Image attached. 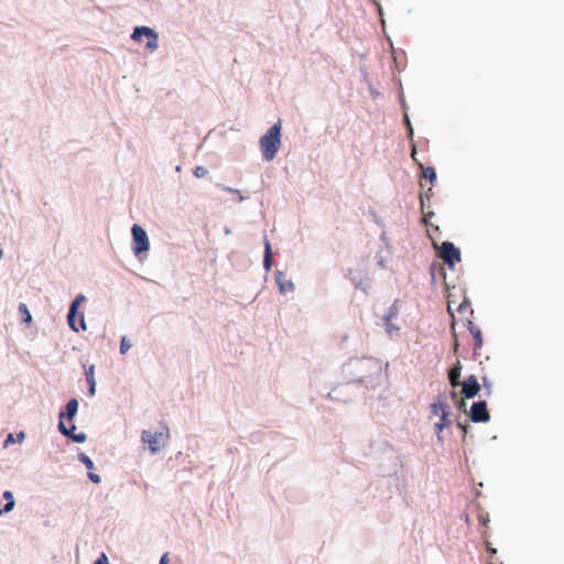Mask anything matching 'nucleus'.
I'll list each match as a JSON object with an SVG mask.
<instances>
[{
	"mask_svg": "<svg viewBox=\"0 0 564 564\" xmlns=\"http://www.w3.org/2000/svg\"><path fill=\"white\" fill-rule=\"evenodd\" d=\"M130 37L135 43H141L143 39H145L147 43L144 47L151 53L156 51L159 47V33L151 26H134Z\"/></svg>",
	"mask_w": 564,
	"mask_h": 564,
	"instance_id": "obj_4",
	"label": "nucleus"
},
{
	"mask_svg": "<svg viewBox=\"0 0 564 564\" xmlns=\"http://www.w3.org/2000/svg\"><path fill=\"white\" fill-rule=\"evenodd\" d=\"M487 550H488V552H490L491 554H495V553H496V550H495V549H492V547H490V546H488V547H487Z\"/></svg>",
	"mask_w": 564,
	"mask_h": 564,
	"instance_id": "obj_35",
	"label": "nucleus"
},
{
	"mask_svg": "<svg viewBox=\"0 0 564 564\" xmlns=\"http://www.w3.org/2000/svg\"><path fill=\"white\" fill-rule=\"evenodd\" d=\"M25 438V433L24 432H19L17 434V437H14V435L12 433H9L3 442V447L7 448L9 447L11 444H14V443H21L23 442V440Z\"/></svg>",
	"mask_w": 564,
	"mask_h": 564,
	"instance_id": "obj_18",
	"label": "nucleus"
},
{
	"mask_svg": "<svg viewBox=\"0 0 564 564\" xmlns=\"http://www.w3.org/2000/svg\"><path fill=\"white\" fill-rule=\"evenodd\" d=\"M87 476L89 480L93 481L94 484H100L101 481V477L98 474L93 473L91 470L88 471Z\"/></svg>",
	"mask_w": 564,
	"mask_h": 564,
	"instance_id": "obj_25",
	"label": "nucleus"
},
{
	"mask_svg": "<svg viewBox=\"0 0 564 564\" xmlns=\"http://www.w3.org/2000/svg\"><path fill=\"white\" fill-rule=\"evenodd\" d=\"M80 329H86V322L84 315H80V322H79Z\"/></svg>",
	"mask_w": 564,
	"mask_h": 564,
	"instance_id": "obj_30",
	"label": "nucleus"
},
{
	"mask_svg": "<svg viewBox=\"0 0 564 564\" xmlns=\"http://www.w3.org/2000/svg\"><path fill=\"white\" fill-rule=\"evenodd\" d=\"M348 373L360 383L372 382L382 373V364L373 357L351 359L348 364Z\"/></svg>",
	"mask_w": 564,
	"mask_h": 564,
	"instance_id": "obj_1",
	"label": "nucleus"
},
{
	"mask_svg": "<svg viewBox=\"0 0 564 564\" xmlns=\"http://www.w3.org/2000/svg\"><path fill=\"white\" fill-rule=\"evenodd\" d=\"M149 249H131V253L129 257H124L127 259V268L133 270L142 264L148 259Z\"/></svg>",
	"mask_w": 564,
	"mask_h": 564,
	"instance_id": "obj_9",
	"label": "nucleus"
},
{
	"mask_svg": "<svg viewBox=\"0 0 564 564\" xmlns=\"http://www.w3.org/2000/svg\"><path fill=\"white\" fill-rule=\"evenodd\" d=\"M78 460L86 466L87 469L93 470L95 465L93 459L85 453L78 454Z\"/></svg>",
	"mask_w": 564,
	"mask_h": 564,
	"instance_id": "obj_22",
	"label": "nucleus"
},
{
	"mask_svg": "<svg viewBox=\"0 0 564 564\" xmlns=\"http://www.w3.org/2000/svg\"><path fill=\"white\" fill-rule=\"evenodd\" d=\"M460 370H462V367L459 364H457L455 367H453L449 370L448 379L453 387H457L460 384V382H459Z\"/></svg>",
	"mask_w": 564,
	"mask_h": 564,
	"instance_id": "obj_17",
	"label": "nucleus"
},
{
	"mask_svg": "<svg viewBox=\"0 0 564 564\" xmlns=\"http://www.w3.org/2000/svg\"><path fill=\"white\" fill-rule=\"evenodd\" d=\"M458 426L462 427L464 430V432L466 433L467 432V429L466 426L462 425V423H458Z\"/></svg>",
	"mask_w": 564,
	"mask_h": 564,
	"instance_id": "obj_36",
	"label": "nucleus"
},
{
	"mask_svg": "<svg viewBox=\"0 0 564 564\" xmlns=\"http://www.w3.org/2000/svg\"><path fill=\"white\" fill-rule=\"evenodd\" d=\"M384 328L390 338H395L400 334V326L393 323V315L389 314L384 318Z\"/></svg>",
	"mask_w": 564,
	"mask_h": 564,
	"instance_id": "obj_13",
	"label": "nucleus"
},
{
	"mask_svg": "<svg viewBox=\"0 0 564 564\" xmlns=\"http://www.w3.org/2000/svg\"><path fill=\"white\" fill-rule=\"evenodd\" d=\"M470 419L474 422L486 423L490 419L486 401L474 402L470 409Z\"/></svg>",
	"mask_w": 564,
	"mask_h": 564,
	"instance_id": "obj_8",
	"label": "nucleus"
},
{
	"mask_svg": "<svg viewBox=\"0 0 564 564\" xmlns=\"http://www.w3.org/2000/svg\"><path fill=\"white\" fill-rule=\"evenodd\" d=\"M293 283L292 282H289V283H284V292L288 291V290H293Z\"/></svg>",
	"mask_w": 564,
	"mask_h": 564,
	"instance_id": "obj_32",
	"label": "nucleus"
},
{
	"mask_svg": "<svg viewBox=\"0 0 564 564\" xmlns=\"http://www.w3.org/2000/svg\"><path fill=\"white\" fill-rule=\"evenodd\" d=\"M3 498L6 499V503L3 506V510L6 512H10L14 509L15 507V500H14V497H13V494L10 491V490H6L3 492Z\"/></svg>",
	"mask_w": 564,
	"mask_h": 564,
	"instance_id": "obj_19",
	"label": "nucleus"
},
{
	"mask_svg": "<svg viewBox=\"0 0 564 564\" xmlns=\"http://www.w3.org/2000/svg\"><path fill=\"white\" fill-rule=\"evenodd\" d=\"M78 411V401L77 399L73 398L66 403L65 411L59 412L58 419L59 421H63L64 419L68 421H73V419L76 416Z\"/></svg>",
	"mask_w": 564,
	"mask_h": 564,
	"instance_id": "obj_12",
	"label": "nucleus"
},
{
	"mask_svg": "<svg viewBox=\"0 0 564 564\" xmlns=\"http://www.w3.org/2000/svg\"><path fill=\"white\" fill-rule=\"evenodd\" d=\"M433 415L437 416L440 420L435 423V431L438 440L442 438L441 433L445 427H448L452 423L449 419V406L444 401H436L431 405Z\"/></svg>",
	"mask_w": 564,
	"mask_h": 564,
	"instance_id": "obj_6",
	"label": "nucleus"
},
{
	"mask_svg": "<svg viewBox=\"0 0 564 564\" xmlns=\"http://www.w3.org/2000/svg\"><path fill=\"white\" fill-rule=\"evenodd\" d=\"M85 377L88 384V393L89 395H95L96 393V379H95V366L91 365L85 370Z\"/></svg>",
	"mask_w": 564,
	"mask_h": 564,
	"instance_id": "obj_14",
	"label": "nucleus"
},
{
	"mask_svg": "<svg viewBox=\"0 0 564 564\" xmlns=\"http://www.w3.org/2000/svg\"><path fill=\"white\" fill-rule=\"evenodd\" d=\"M3 513H7L3 508H0V516H2Z\"/></svg>",
	"mask_w": 564,
	"mask_h": 564,
	"instance_id": "obj_37",
	"label": "nucleus"
},
{
	"mask_svg": "<svg viewBox=\"0 0 564 564\" xmlns=\"http://www.w3.org/2000/svg\"><path fill=\"white\" fill-rule=\"evenodd\" d=\"M437 260L434 261L431 265L432 275L435 276L438 274L445 280L446 273L444 265H447L449 269H454L455 264L460 261V249H436Z\"/></svg>",
	"mask_w": 564,
	"mask_h": 564,
	"instance_id": "obj_3",
	"label": "nucleus"
},
{
	"mask_svg": "<svg viewBox=\"0 0 564 564\" xmlns=\"http://www.w3.org/2000/svg\"><path fill=\"white\" fill-rule=\"evenodd\" d=\"M75 429L76 426L75 425H72L69 429L66 427V425L64 424L63 421H59L58 422V431L62 435L66 436V437H69L72 438L74 436L75 433Z\"/></svg>",
	"mask_w": 564,
	"mask_h": 564,
	"instance_id": "obj_20",
	"label": "nucleus"
},
{
	"mask_svg": "<svg viewBox=\"0 0 564 564\" xmlns=\"http://www.w3.org/2000/svg\"><path fill=\"white\" fill-rule=\"evenodd\" d=\"M18 313L21 317V322L24 324H30L32 322L31 312L25 303H20L18 307Z\"/></svg>",
	"mask_w": 564,
	"mask_h": 564,
	"instance_id": "obj_16",
	"label": "nucleus"
},
{
	"mask_svg": "<svg viewBox=\"0 0 564 564\" xmlns=\"http://www.w3.org/2000/svg\"><path fill=\"white\" fill-rule=\"evenodd\" d=\"M228 192H235L232 188L228 187L226 188Z\"/></svg>",
	"mask_w": 564,
	"mask_h": 564,
	"instance_id": "obj_38",
	"label": "nucleus"
},
{
	"mask_svg": "<svg viewBox=\"0 0 564 564\" xmlns=\"http://www.w3.org/2000/svg\"><path fill=\"white\" fill-rule=\"evenodd\" d=\"M169 436V427L162 425L160 432L142 431L141 441L149 445V449L152 454H156L166 444Z\"/></svg>",
	"mask_w": 564,
	"mask_h": 564,
	"instance_id": "obj_5",
	"label": "nucleus"
},
{
	"mask_svg": "<svg viewBox=\"0 0 564 564\" xmlns=\"http://www.w3.org/2000/svg\"><path fill=\"white\" fill-rule=\"evenodd\" d=\"M275 283L279 291L282 293V272L279 270L275 272Z\"/></svg>",
	"mask_w": 564,
	"mask_h": 564,
	"instance_id": "obj_27",
	"label": "nucleus"
},
{
	"mask_svg": "<svg viewBox=\"0 0 564 564\" xmlns=\"http://www.w3.org/2000/svg\"><path fill=\"white\" fill-rule=\"evenodd\" d=\"M94 564H109L106 554L101 553L100 556L95 561Z\"/></svg>",
	"mask_w": 564,
	"mask_h": 564,
	"instance_id": "obj_28",
	"label": "nucleus"
},
{
	"mask_svg": "<svg viewBox=\"0 0 564 564\" xmlns=\"http://www.w3.org/2000/svg\"><path fill=\"white\" fill-rule=\"evenodd\" d=\"M468 329L470 334L473 335V338L475 340V347L474 349L477 350L481 348L482 346V335L481 330L478 326H476L473 322H468Z\"/></svg>",
	"mask_w": 564,
	"mask_h": 564,
	"instance_id": "obj_15",
	"label": "nucleus"
},
{
	"mask_svg": "<svg viewBox=\"0 0 564 564\" xmlns=\"http://www.w3.org/2000/svg\"><path fill=\"white\" fill-rule=\"evenodd\" d=\"M478 521L482 524V525H487V523L489 522V517L488 514H484V513H480L478 516Z\"/></svg>",
	"mask_w": 564,
	"mask_h": 564,
	"instance_id": "obj_29",
	"label": "nucleus"
},
{
	"mask_svg": "<svg viewBox=\"0 0 564 564\" xmlns=\"http://www.w3.org/2000/svg\"><path fill=\"white\" fill-rule=\"evenodd\" d=\"M132 347L130 339L127 336L121 337L120 340V354L124 355Z\"/></svg>",
	"mask_w": 564,
	"mask_h": 564,
	"instance_id": "obj_23",
	"label": "nucleus"
},
{
	"mask_svg": "<svg viewBox=\"0 0 564 564\" xmlns=\"http://www.w3.org/2000/svg\"><path fill=\"white\" fill-rule=\"evenodd\" d=\"M484 387L488 390V394L490 393V384L487 383L486 379H484Z\"/></svg>",
	"mask_w": 564,
	"mask_h": 564,
	"instance_id": "obj_34",
	"label": "nucleus"
},
{
	"mask_svg": "<svg viewBox=\"0 0 564 564\" xmlns=\"http://www.w3.org/2000/svg\"><path fill=\"white\" fill-rule=\"evenodd\" d=\"M281 137L282 118H279L259 140L260 150L265 161H271L275 158L281 147Z\"/></svg>",
	"mask_w": 564,
	"mask_h": 564,
	"instance_id": "obj_2",
	"label": "nucleus"
},
{
	"mask_svg": "<svg viewBox=\"0 0 564 564\" xmlns=\"http://www.w3.org/2000/svg\"><path fill=\"white\" fill-rule=\"evenodd\" d=\"M193 174L195 177L200 178L208 174V170L202 165H197L194 167Z\"/></svg>",
	"mask_w": 564,
	"mask_h": 564,
	"instance_id": "obj_24",
	"label": "nucleus"
},
{
	"mask_svg": "<svg viewBox=\"0 0 564 564\" xmlns=\"http://www.w3.org/2000/svg\"><path fill=\"white\" fill-rule=\"evenodd\" d=\"M87 436L85 433H77V434H74V436L72 437V440L75 442V443H84L86 441Z\"/></svg>",
	"mask_w": 564,
	"mask_h": 564,
	"instance_id": "obj_26",
	"label": "nucleus"
},
{
	"mask_svg": "<svg viewBox=\"0 0 564 564\" xmlns=\"http://www.w3.org/2000/svg\"><path fill=\"white\" fill-rule=\"evenodd\" d=\"M131 247H150L148 232L139 224L131 227Z\"/></svg>",
	"mask_w": 564,
	"mask_h": 564,
	"instance_id": "obj_7",
	"label": "nucleus"
},
{
	"mask_svg": "<svg viewBox=\"0 0 564 564\" xmlns=\"http://www.w3.org/2000/svg\"><path fill=\"white\" fill-rule=\"evenodd\" d=\"M85 300V296L83 294H78L75 300L70 303V306L68 308V313H67V323H68V326L72 330L78 333L79 332V327L76 326V315H77V311H78V306L79 304Z\"/></svg>",
	"mask_w": 564,
	"mask_h": 564,
	"instance_id": "obj_10",
	"label": "nucleus"
},
{
	"mask_svg": "<svg viewBox=\"0 0 564 564\" xmlns=\"http://www.w3.org/2000/svg\"><path fill=\"white\" fill-rule=\"evenodd\" d=\"M462 393L466 399H471L476 397L480 390V384L477 381V378L471 375L469 376L463 383Z\"/></svg>",
	"mask_w": 564,
	"mask_h": 564,
	"instance_id": "obj_11",
	"label": "nucleus"
},
{
	"mask_svg": "<svg viewBox=\"0 0 564 564\" xmlns=\"http://www.w3.org/2000/svg\"><path fill=\"white\" fill-rule=\"evenodd\" d=\"M263 247H271V243L267 236H263Z\"/></svg>",
	"mask_w": 564,
	"mask_h": 564,
	"instance_id": "obj_33",
	"label": "nucleus"
},
{
	"mask_svg": "<svg viewBox=\"0 0 564 564\" xmlns=\"http://www.w3.org/2000/svg\"><path fill=\"white\" fill-rule=\"evenodd\" d=\"M273 252L272 249H264V257H263V267L267 271H269L273 263Z\"/></svg>",
	"mask_w": 564,
	"mask_h": 564,
	"instance_id": "obj_21",
	"label": "nucleus"
},
{
	"mask_svg": "<svg viewBox=\"0 0 564 564\" xmlns=\"http://www.w3.org/2000/svg\"><path fill=\"white\" fill-rule=\"evenodd\" d=\"M169 563V558H167V553H165L164 555H162V557L160 558V563L159 564H167Z\"/></svg>",
	"mask_w": 564,
	"mask_h": 564,
	"instance_id": "obj_31",
	"label": "nucleus"
}]
</instances>
